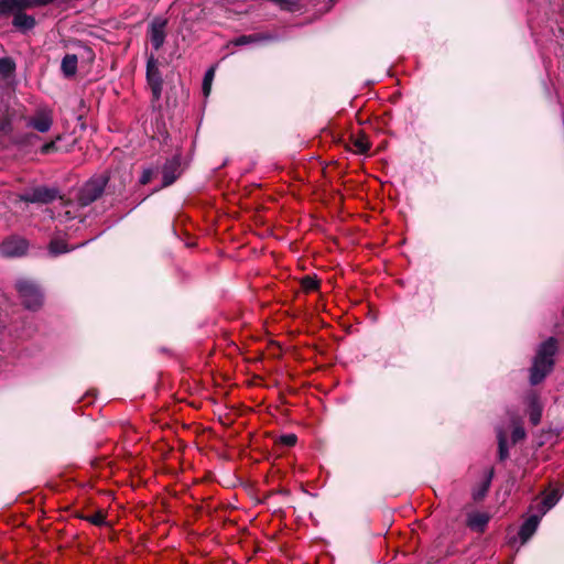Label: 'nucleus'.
<instances>
[{"label": "nucleus", "instance_id": "nucleus-28", "mask_svg": "<svg viewBox=\"0 0 564 564\" xmlns=\"http://www.w3.org/2000/svg\"><path fill=\"white\" fill-rule=\"evenodd\" d=\"M153 174L154 171L152 169L144 170L140 177V183L143 185L148 184L152 180Z\"/></svg>", "mask_w": 564, "mask_h": 564}, {"label": "nucleus", "instance_id": "nucleus-8", "mask_svg": "<svg viewBox=\"0 0 564 564\" xmlns=\"http://www.w3.org/2000/svg\"><path fill=\"white\" fill-rule=\"evenodd\" d=\"M524 403L528 406L529 419L533 425H538L542 417V404L536 392L530 391L524 397Z\"/></svg>", "mask_w": 564, "mask_h": 564}, {"label": "nucleus", "instance_id": "nucleus-29", "mask_svg": "<svg viewBox=\"0 0 564 564\" xmlns=\"http://www.w3.org/2000/svg\"><path fill=\"white\" fill-rule=\"evenodd\" d=\"M55 150H56L55 141L47 142L41 147L42 154H48L51 152H54Z\"/></svg>", "mask_w": 564, "mask_h": 564}, {"label": "nucleus", "instance_id": "nucleus-25", "mask_svg": "<svg viewBox=\"0 0 564 564\" xmlns=\"http://www.w3.org/2000/svg\"><path fill=\"white\" fill-rule=\"evenodd\" d=\"M281 9L289 12L297 11L300 10V0H284Z\"/></svg>", "mask_w": 564, "mask_h": 564}, {"label": "nucleus", "instance_id": "nucleus-21", "mask_svg": "<svg viewBox=\"0 0 564 564\" xmlns=\"http://www.w3.org/2000/svg\"><path fill=\"white\" fill-rule=\"evenodd\" d=\"M214 76H215V69L213 67L209 68L205 73V76H204V79H203V86H202L203 94H204L205 97H208V95L210 94Z\"/></svg>", "mask_w": 564, "mask_h": 564}, {"label": "nucleus", "instance_id": "nucleus-16", "mask_svg": "<svg viewBox=\"0 0 564 564\" xmlns=\"http://www.w3.org/2000/svg\"><path fill=\"white\" fill-rule=\"evenodd\" d=\"M498 438V456L501 462L509 457V451L507 445V433L502 427L497 429Z\"/></svg>", "mask_w": 564, "mask_h": 564}, {"label": "nucleus", "instance_id": "nucleus-12", "mask_svg": "<svg viewBox=\"0 0 564 564\" xmlns=\"http://www.w3.org/2000/svg\"><path fill=\"white\" fill-rule=\"evenodd\" d=\"M542 518L543 517L541 514L534 513L522 523L519 531V536L522 543L528 542V540L535 533Z\"/></svg>", "mask_w": 564, "mask_h": 564}, {"label": "nucleus", "instance_id": "nucleus-17", "mask_svg": "<svg viewBox=\"0 0 564 564\" xmlns=\"http://www.w3.org/2000/svg\"><path fill=\"white\" fill-rule=\"evenodd\" d=\"M511 423H512V434H511L512 442L517 443L525 437V431H524L523 426L521 425L518 416H512Z\"/></svg>", "mask_w": 564, "mask_h": 564}, {"label": "nucleus", "instance_id": "nucleus-9", "mask_svg": "<svg viewBox=\"0 0 564 564\" xmlns=\"http://www.w3.org/2000/svg\"><path fill=\"white\" fill-rule=\"evenodd\" d=\"M165 26L166 21L163 19H154L151 22L150 29H149V36L151 44L155 51L161 48L165 41Z\"/></svg>", "mask_w": 564, "mask_h": 564}, {"label": "nucleus", "instance_id": "nucleus-27", "mask_svg": "<svg viewBox=\"0 0 564 564\" xmlns=\"http://www.w3.org/2000/svg\"><path fill=\"white\" fill-rule=\"evenodd\" d=\"M296 435L295 434H285L280 437V442L285 446H293L296 443Z\"/></svg>", "mask_w": 564, "mask_h": 564}, {"label": "nucleus", "instance_id": "nucleus-2", "mask_svg": "<svg viewBox=\"0 0 564 564\" xmlns=\"http://www.w3.org/2000/svg\"><path fill=\"white\" fill-rule=\"evenodd\" d=\"M15 286L26 308L37 310L42 306L43 294L33 281L21 279Z\"/></svg>", "mask_w": 564, "mask_h": 564}, {"label": "nucleus", "instance_id": "nucleus-3", "mask_svg": "<svg viewBox=\"0 0 564 564\" xmlns=\"http://www.w3.org/2000/svg\"><path fill=\"white\" fill-rule=\"evenodd\" d=\"M106 183L107 180L105 177L89 180L79 191V205L87 206L99 198L105 191Z\"/></svg>", "mask_w": 564, "mask_h": 564}, {"label": "nucleus", "instance_id": "nucleus-7", "mask_svg": "<svg viewBox=\"0 0 564 564\" xmlns=\"http://www.w3.org/2000/svg\"><path fill=\"white\" fill-rule=\"evenodd\" d=\"M57 197V191L47 187H37L32 192L21 196V199L26 203H50Z\"/></svg>", "mask_w": 564, "mask_h": 564}, {"label": "nucleus", "instance_id": "nucleus-1", "mask_svg": "<svg viewBox=\"0 0 564 564\" xmlns=\"http://www.w3.org/2000/svg\"><path fill=\"white\" fill-rule=\"evenodd\" d=\"M556 350L557 341L553 337H550L540 345L530 369L531 384H539L551 372Z\"/></svg>", "mask_w": 564, "mask_h": 564}, {"label": "nucleus", "instance_id": "nucleus-30", "mask_svg": "<svg viewBox=\"0 0 564 564\" xmlns=\"http://www.w3.org/2000/svg\"><path fill=\"white\" fill-rule=\"evenodd\" d=\"M13 9V3H9V1L0 0V13H7L8 10Z\"/></svg>", "mask_w": 564, "mask_h": 564}, {"label": "nucleus", "instance_id": "nucleus-18", "mask_svg": "<svg viewBox=\"0 0 564 564\" xmlns=\"http://www.w3.org/2000/svg\"><path fill=\"white\" fill-rule=\"evenodd\" d=\"M492 474H494L492 470H490L487 479L484 480V482L477 489L474 490L473 497L475 500H480L486 496V494L490 487Z\"/></svg>", "mask_w": 564, "mask_h": 564}, {"label": "nucleus", "instance_id": "nucleus-4", "mask_svg": "<svg viewBox=\"0 0 564 564\" xmlns=\"http://www.w3.org/2000/svg\"><path fill=\"white\" fill-rule=\"evenodd\" d=\"M147 80L151 88L153 100L158 101L161 98L163 82L158 61L153 56H151L147 63Z\"/></svg>", "mask_w": 564, "mask_h": 564}, {"label": "nucleus", "instance_id": "nucleus-15", "mask_svg": "<svg viewBox=\"0 0 564 564\" xmlns=\"http://www.w3.org/2000/svg\"><path fill=\"white\" fill-rule=\"evenodd\" d=\"M78 58L75 54H66L62 59V72L66 77H70L77 72Z\"/></svg>", "mask_w": 564, "mask_h": 564}, {"label": "nucleus", "instance_id": "nucleus-26", "mask_svg": "<svg viewBox=\"0 0 564 564\" xmlns=\"http://www.w3.org/2000/svg\"><path fill=\"white\" fill-rule=\"evenodd\" d=\"M302 285L305 289V291H314L317 289L318 282L312 276H305L302 280Z\"/></svg>", "mask_w": 564, "mask_h": 564}, {"label": "nucleus", "instance_id": "nucleus-5", "mask_svg": "<svg viewBox=\"0 0 564 564\" xmlns=\"http://www.w3.org/2000/svg\"><path fill=\"white\" fill-rule=\"evenodd\" d=\"M162 174L163 186H170L178 178V176L182 174L180 154H176L171 159L166 160L162 169Z\"/></svg>", "mask_w": 564, "mask_h": 564}, {"label": "nucleus", "instance_id": "nucleus-14", "mask_svg": "<svg viewBox=\"0 0 564 564\" xmlns=\"http://www.w3.org/2000/svg\"><path fill=\"white\" fill-rule=\"evenodd\" d=\"M488 522L489 516L485 512H471L467 517V525L478 532H482Z\"/></svg>", "mask_w": 564, "mask_h": 564}, {"label": "nucleus", "instance_id": "nucleus-19", "mask_svg": "<svg viewBox=\"0 0 564 564\" xmlns=\"http://www.w3.org/2000/svg\"><path fill=\"white\" fill-rule=\"evenodd\" d=\"M15 68L14 62L9 57L0 58V75L9 77Z\"/></svg>", "mask_w": 564, "mask_h": 564}, {"label": "nucleus", "instance_id": "nucleus-23", "mask_svg": "<svg viewBox=\"0 0 564 564\" xmlns=\"http://www.w3.org/2000/svg\"><path fill=\"white\" fill-rule=\"evenodd\" d=\"M84 520L97 527L106 524V516L102 511H98L93 514L86 516L84 517Z\"/></svg>", "mask_w": 564, "mask_h": 564}, {"label": "nucleus", "instance_id": "nucleus-10", "mask_svg": "<svg viewBox=\"0 0 564 564\" xmlns=\"http://www.w3.org/2000/svg\"><path fill=\"white\" fill-rule=\"evenodd\" d=\"M23 10L24 9H11L8 10L7 13L13 14V26L18 31L25 33L35 26V19L32 15L25 14Z\"/></svg>", "mask_w": 564, "mask_h": 564}, {"label": "nucleus", "instance_id": "nucleus-22", "mask_svg": "<svg viewBox=\"0 0 564 564\" xmlns=\"http://www.w3.org/2000/svg\"><path fill=\"white\" fill-rule=\"evenodd\" d=\"M268 39H270V37L264 36V35H259V34L241 35L235 41V44L236 45H245V44H249V43L261 41V40H268Z\"/></svg>", "mask_w": 564, "mask_h": 564}, {"label": "nucleus", "instance_id": "nucleus-6", "mask_svg": "<svg viewBox=\"0 0 564 564\" xmlns=\"http://www.w3.org/2000/svg\"><path fill=\"white\" fill-rule=\"evenodd\" d=\"M0 250L6 257H20L26 252L28 241L21 237H11L2 242Z\"/></svg>", "mask_w": 564, "mask_h": 564}, {"label": "nucleus", "instance_id": "nucleus-11", "mask_svg": "<svg viewBox=\"0 0 564 564\" xmlns=\"http://www.w3.org/2000/svg\"><path fill=\"white\" fill-rule=\"evenodd\" d=\"M28 127L33 128L39 132H47L53 124V118L48 110H39L33 117L28 120Z\"/></svg>", "mask_w": 564, "mask_h": 564}, {"label": "nucleus", "instance_id": "nucleus-20", "mask_svg": "<svg viewBox=\"0 0 564 564\" xmlns=\"http://www.w3.org/2000/svg\"><path fill=\"white\" fill-rule=\"evenodd\" d=\"M48 251L52 256H58L69 251L67 246L62 240H52L48 246Z\"/></svg>", "mask_w": 564, "mask_h": 564}, {"label": "nucleus", "instance_id": "nucleus-24", "mask_svg": "<svg viewBox=\"0 0 564 564\" xmlns=\"http://www.w3.org/2000/svg\"><path fill=\"white\" fill-rule=\"evenodd\" d=\"M354 147L358 153H367L369 150V142L364 137L357 138L354 141Z\"/></svg>", "mask_w": 564, "mask_h": 564}, {"label": "nucleus", "instance_id": "nucleus-13", "mask_svg": "<svg viewBox=\"0 0 564 564\" xmlns=\"http://www.w3.org/2000/svg\"><path fill=\"white\" fill-rule=\"evenodd\" d=\"M561 499V494L557 489L552 490L547 494L536 506L538 513L542 517L551 510Z\"/></svg>", "mask_w": 564, "mask_h": 564}]
</instances>
